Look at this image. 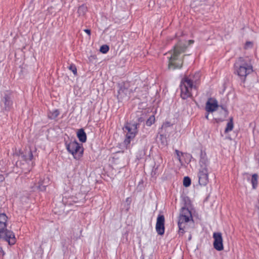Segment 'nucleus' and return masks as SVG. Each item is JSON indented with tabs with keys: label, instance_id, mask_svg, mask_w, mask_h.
I'll list each match as a JSON object with an SVG mask.
<instances>
[{
	"label": "nucleus",
	"instance_id": "obj_1",
	"mask_svg": "<svg viewBox=\"0 0 259 259\" xmlns=\"http://www.w3.org/2000/svg\"><path fill=\"white\" fill-rule=\"evenodd\" d=\"M187 46L186 44L180 41L176 44L174 49L166 53L168 59V69L174 70L181 69L183 64V58L186 55L182 56L184 53Z\"/></svg>",
	"mask_w": 259,
	"mask_h": 259
},
{
	"label": "nucleus",
	"instance_id": "obj_2",
	"mask_svg": "<svg viewBox=\"0 0 259 259\" xmlns=\"http://www.w3.org/2000/svg\"><path fill=\"white\" fill-rule=\"evenodd\" d=\"M235 71L240 78L245 81L246 77L252 72L253 68L248 57H240L234 64Z\"/></svg>",
	"mask_w": 259,
	"mask_h": 259
},
{
	"label": "nucleus",
	"instance_id": "obj_3",
	"mask_svg": "<svg viewBox=\"0 0 259 259\" xmlns=\"http://www.w3.org/2000/svg\"><path fill=\"white\" fill-rule=\"evenodd\" d=\"M200 77V73L197 72L194 74L193 78L186 77L182 79L180 84L181 96L182 99H186L192 96L191 91L193 87H196L197 82L199 80Z\"/></svg>",
	"mask_w": 259,
	"mask_h": 259
},
{
	"label": "nucleus",
	"instance_id": "obj_4",
	"mask_svg": "<svg viewBox=\"0 0 259 259\" xmlns=\"http://www.w3.org/2000/svg\"><path fill=\"white\" fill-rule=\"evenodd\" d=\"M210 171L209 161L206 154L201 152L198 172V182L200 185L205 186L208 183V174Z\"/></svg>",
	"mask_w": 259,
	"mask_h": 259
},
{
	"label": "nucleus",
	"instance_id": "obj_5",
	"mask_svg": "<svg viewBox=\"0 0 259 259\" xmlns=\"http://www.w3.org/2000/svg\"><path fill=\"white\" fill-rule=\"evenodd\" d=\"M8 217L5 213L0 214V240L3 239L10 245L15 243L16 239L14 233L7 229Z\"/></svg>",
	"mask_w": 259,
	"mask_h": 259
},
{
	"label": "nucleus",
	"instance_id": "obj_6",
	"mask_svg": "<svg viewBox=\"0 0 259 259\" xmlns=\"http://www.w3.org/2000/svg\"><path fill=\"white\" fill-rule=\"evenodd\" d=\"M192 220L191 212L188 208L182 207L179 217L178 226L179 234H183L186 223Z\"/></svg>",
	"mask_w": 259,
	"mask_h": 259
},
{
	"label": "nucleus",
	"instance_id": "obj_7",
	"mask_svg": "<svg viewBox=\"0 0 259 259\" xmlns=\"http://www.w3.org/2000/svg\"><path fill=\"white\" fill-rule=\"evenodd\" d=\"M66 148L76 159H79L82 155L83 148L75 141H71L69 144H66Z\"/></svg>",
	"mask_w": 259,
	"mask_h": 259
},
{
	"label": "nucleus",
	"instance_id": "obj_8",
	"mask_svg": "<svg viewBox=\"0 0 259 259\" xmlns=\"http://www.w3.org/2000/svg\"><path fill=\"white\" fill-rule=\"evenodd\" d=\"M129 83L128 82H123L119 84V90L118 91L117 98L118 99L122 100L123 99H128L132 92V90L129 89Z\"/></svg>",
	"mask_w": 259,
	"mask_h": 259
},
{
	"label": "nucleus",
	"instance_id": "obj_9",
	"mask_svg": "<svg viewBox=\"0 0 259 259\" xmlns=\"http://www.w3.org/2000/svg\"><path fill=\"white\" fill-rule=\"evenodd\" d=\"M213 238L214 239V241L213 243L214 248L218 251L223 250L224 249V246L223 244V237L222 233L220 232L213 233Z\"/></svg>",
	"mask_w": 259,
	"mask_h": 259
},
{
	"label": "nucleus",
	"instance_id": "obj_10",
	"mask_svg": "<svg viewBox=\"0 0 259 259\" xmlns=\"http://www.w3.org/2000/svg\"><path fill=\"white\" fill-rule=\"evenodd\" d=\"M123 131L126 133V135L135 137L138 132L137 124L136 123H126L123 127Z\"/></svg>",
	"mask_w": 259,
	"mask_h": 259
},
{
	"label": "nucleus",
	"instance_id": "obj_11",
	"mask_svg": "<svg viewBox=\"0 0 259 259\" xmlns=\"http://www.w3.org/2000/svg\"><path fill=\"white\" fill-rule=\"evenodd\" d=\"M164 217L163 215H158L156 224V230L158 235H162L164 233Z\"/></svg>",
	"mask_w": 259,
	"mask_h": 259
},
{
	"label": "nucleus",
	"instance_id": "obj_12",
	"mask_svg": "<svg viewBox=\"0 0 259 259\" xmlns=\"http://www.w3.org/2000/svg\"><path fill=\"white\" fill-rule=\"evenodd\" d=\"M2 103L4 104V108L6 110H9L13 104L10 94H5L2 100Z\"/></svg>",
	"mask_w": 259,
	"mask_h": 259
},
{
	"label": "nucleus",
	"instance_id": "obj_13",
	"mask_svg": "<svg viewBox=\"0 0 259 259\" xmlns=\"http://www.w3.org/2000/svg\"><path fill=\"white\" fill-rule=\"evenodd\" d=\"M218 107V102L216 100L211 102L209 99L206 103L205 109L208 112H212L217 110Z\"/></svg>",
	"mask_w": 259,
	"mask_h": 259
},
{
	"label": "nucleus",
	"instance_id": "obj_14",
	"mask_svg": "<svg viewBox=\"0 0 259 259\" xmlns=\"http://www.w3.org/2000/svg\"><path fill=\"white\" fill-rule=\"evenodd\" d=\"M77 136L79 140L81 142H85L87 140V135L82 128L79 129L77 133Z\"/></svg>",
	"mask_w": 259,
	"mask_h": 259
},
{
	"label": "nucleus",
	"instance_id": "obj_15",
	"mask_svg": "<svg viewBox=\"0 0 259 259\" xmlns=\"http://www.w3.org/2000/svg\"><path fill=\"white\" fill-rule=\"evenodd\" d=\"M24 160L25 161L31 160L33 158V154L31 150H26L25 154H23L22 155Z\"/></svg>",
	"mask_w": 259,
	"mask_h": 259
},
{
	"label": "nucleus",
	"instance_id": "obj_16",
	"mask_svg": "<svg viewBox=\"0 0 259 259\" xmlns=\"http://www.w3.org/2000/svg\"><path fill=\"white\" fill-rule=\"evenodd\" d=\"M60 112L58 110L55 109L50 111L48 114V117L51 119H55L59 115Z\"/></svg>",
	"mask_w": 259,
	"mask_h": 259
},
{
	"label": "nucleus",
	"instance_id": "obj_17",
	"mask_svg": "<svg viewBox=\"0 0 259 259\" xmlns=\"http://www.w3.org/2000/svg\"><path fill=\"white\" fill-rule=\"evenodd\" d=\"M135 137H133L131 136L126 135V138L123 142L124 145L126 147V148H129L130 147L131 141L134 139Z\"/></svg>",
	"mask_w": 259,
	"mask_h": 259
},
{
	"label": "nucleus",
	"instance_id": "obj_18",
	"mask_svg": "<svg viewBox=\"0 0 259 259\" xmlns=\"http://www.w3.org/2000/svg\"><path fill=\"white\" fill-rule=\"evenodd\" d=\"M233 118H231L230 119V121L227 123V126L225 128V132L227 133L230 131H231L233 128Z\"/></svg>",
	"mask_w": 259,
	"mask_h": 259
},
{
	"label": "nucleus",
	"instance_id": "obj_19",
	"mask_svg": "<svg viewBox=\"0 0 259 259\" xmlns=\"http://www.w3.org/2000/svg\"><path fill=\"white\" fill-rule=\"evenodd\" d=\"M87 11V7L84 5H82L79 7L77 10V12L79 16H84Z\"/></svg>",
	"mask_w": 259,
	"mask_h": 259
},
{
	"label": "nucleus",
	"instance_id": "obj_20",
	"mask_svg": "<svg viewBox=\"0 0 259 259\" xmlns=\"http://www.w3.org/2000/svg\"><path fill=\"white\" fill-rule=\"evenodd\" d=\"M47 186V184L45 183V180H40L38 182V186L37 188L40 191H44L46 190V187Z\"/></svg>",
	"mask_w": 259,
	"mask_h": 259
},
{
	"label": "nucleus",
	"instance_id": "obj_21",
	"mask_svg": "<svg viewBox=\"0 0 259 259\" xmlns=\"http://www.w3.org/2000/svg\"><path fill=\"white\" fill-rule=\"evenodd\" d=\"M257 174H254L252 176L251 183L253 189H255L257 185Z\"/></svg>",
	"mask_w": 259,
	"mask_h": 259
},
{
	"label": "nucleus",
	"instance_id": "obj_22",
	"mask_svg": "<svg viewBox=\"0 0 259 259\" xmlns=\"http://www.w3.org/2000/svg\"><path fill=\"white\" fill-rule=\"evenodd\" d=\"M191 181L189 177H185L183 180V185L186 187H189L191 185Z\"/></svg>",
	"mask_w": 259,
	"mask_h": 259
},
{
	"label": "nucleus",
	"instance_id": "obj_23",
	"mask_svg": "<svg viewBox=\"0 0 259 259\" xmlns=\"http://www.w3.org/2000/svg\"><path fill=\"white\" fill-rule=\"evenodd\" d=\"M109 48L106 45L102 46L100 49V52L103 54H105V53H107V52L109 51Z\"/></svg>",
	"mask_w": 259,
	"mask_h": 259
},
{
	"label": "nucleus",
	"instance_id": "obj_24",
	"mask_svg": "<svg viewBox=\"0 0 259 259\" xmlns=\"http://www.w3.org/2000/svg\"><path fill=\"white\" fill-rule=\"evenodd\" d=\"M155 120V117L154 116H150L146 121V124L148 126H150Z\"/></svg>",
	"mask_w": 259,
	"mask_h": 259
},
{
	"label": "nucleus",
	"instance_id": "obj_25",
	"mask_svg": "<svg viewBox=\"0 0 259 259\" xmlns=\"http://www.w3.org/2000/svg\"><path fill=\"white\" fill-rule=\"evenodd\" d=\"M68 69L72 71L74 75L77 74V69L76 66L74 64H71L69 67Z\"/></svg>",
	"mask_w": 259,
	"mask_h": 259
},
{
	"label": "nucleus",
	"instance_id": "obj_26",
	"mask_svg": "<svg viewBox=\"0 0 259 259\" xmlns=\"http://www.w3.org/2000/svg\"><path fill=\"white\" fill-rule=\"evenodd\" d=\"M67 179L68 181L69 184H74L75 183V178L73 177V176L71 177V178L69 176H67Z\"/></svg>",
	"mask_w": 259,
	"mask_h": 259
},
{
	"label": "nucleus",
	"instance_id": "obj_27",
	"mask_svg": "<svg viewBox=\"0 0 259 259\" xmlns=\"http://www.w3.org/2000/svg\"><path fill=\"white\" fill-rule=\"evenodd\" d=\"M252 43L250 41H247L246 42L245 45V49H247L248 48H251L252 47Z\"/></svg>",
	"mask_w": 259,
	"mask_h": 259
},
{
	"label": "nucleus",
	"instance_id": "obj_28",
	"mask_svg": "<svg viewBox=\"0 0 259 259\" xmlns=\"http://www.w3.org/2000/svg\"><path fill=\"white\" fill-rule=\"evenodd\" d=\"M153 168H154V169L152 170V172H151V175H152V176H154L156 175V174H157L156 170L158 168V166H157L156 167H155L154 166L153 167Z\"/></svg>",
	"mask_w": 259,
	"mask_h": 259
},
{
	"label": "nucleus",
	"instance_id": "obj_29",
	"mask_svg": "<svg viewBox=\"0 0 259 259\" xmlns=\"http://www.w3.org/2000/svg\"><path fill=\"white\" fill-rule=\"evenodd\" d=\"M84 31L89 36L91 35V30L88 29H86L84 30Z\"/></svg>",
	"mask_w": 259,
	"mask_h": 259
},
{
	"label": "nucleus",
	"instance_id": "obj_30",
	"mask_svg": "<svg viewBox=\"0 0 259 259\" xmlns=\"http://www.w3.org/2000/svg\"><path fill=\"white\" fill-rule=\"evenodd\" d=\"M0 252L2 253V255L4 256V254H5V252L4 251H3V250L2 249V248H0Z\"/></svg>",
	"mask_w": 259,
	"mask_h": 259
},
{
	"label": "nucleus",
	"instance_id": "obj_31",
	"mask_svg": "<svg viewBox=\"0 0 259 259\" xmlns=\"http://www.w3.org/2000/svg\"><path fill=\"white\" fill-rule=\"evenodd\" d=\"M194 42V40H189V45L192 44Z\"/></svg>",
	"mask_w": 259,
	"mask_h": 259
},
{
	"label": "nucleus",
	"instance_id": "obj_32",
	"mask_svg": "<svg viewBox=\"0 0 259 259\" xmlns=\"http://www.w3.org/2000/svg\"><path fill=\"white\" fill-rule=\"evenodd\" d=\"M54 212H55V213H60V212H61V211H58L57 210H56V208H55V209H54Z\"/></svg>",
	"mask_w": 259,
	"mask_h": 259
},
{
	"label": "nucleus",
	"instance_id": "obj_33",
	"mask_svg": "<svg viewBox=\"0 0 259 259\" xmlns=\"http://www.w3.org/2000/svg\"><path fill=\"white\" fill-rule=\"evenodd\" d=\"M256 207L259 209V201H258V203H257V204L256 205Z\"/></svg>",
	"mask_w": 259,
	"mask_h": 259
},
{
	"label": "nucleus",
	"instance_id": "obj_34",
	"mask_svg": "<svg viewBox=\"0 0 259 259\" xmlns=\"http://www.w3.org/2000/svg\"><path fill=\"white\" fill-rule=\"evenodd\" d=\"M222 108L223 110H224L225 111H227V110H226V109H225V108H224L223 107H222Z\"/></svg>",
	"mask_w": 259,
	"mask_h": 259
},
{
	"label": "nucleus",
	"instance_id": "obj_35",
	"mask_svg": "<svg viewBox=\"0 0 259 259\" xmlns=\"http://www.w3.org/2000/svg\"><path fill=\"white\" fill-rule=\"evenodd\" d=\"M67 203H68L69 204H71V202H70V201H68V202H67Z\"/></svg>",
	"mask_w": 259,
	"mask_h": 259
}]
</instances>
